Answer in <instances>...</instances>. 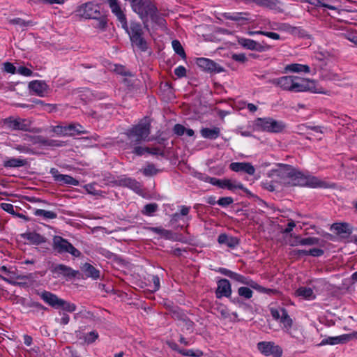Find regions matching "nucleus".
<instances>
[{
	"instance_id": "nucleus-30",
	"label": "nucleus",
	"mask_w": 357,
	"mask_h": 357,
	"mask_svg": "<svg viewBox=\"0 0 357 357\" xmlns=\"http://www.w3.org/2000/svg\"><path fill=\"white\" fill-rule=\"evenodd\" d=\"M27 164V161L25 159L10 158L4 160L3 165L6 168H17L24 167Z\"/></svg>"
},
{
	"instance_id": "nucleus-45",
	"label": "nucleus",
	"mask_w": 357,
	"mask_h": 357,
	"mask_svg": "<svg viewBox=\"0 0 357 357\" xmlns=\"http://www.w3.org/2000/svg\"><path fill=\"white\" fill-rule=\"evenodd\" d=\"M10 23L13 24L19 25L20 26H33L34 23L32 21H25L21 18H14L10 20Z\"/></svg>"
},
{
	"instance_id": "nucleus-23",
	"label": "nucleus",
	"mask_w": 357,
	"mask_h": 357,
	"mask_svg": "<svg viewBox=\"0 0 357 357\" xmlns=\"http://www.w3.org/2000/svg\"><path fill=\"white\" fill-rule=\"evenodd\" d=\"M21 237L27 240L30 244L38 245L47 241V238L35 231L25 232L21 234Z\"/></svg>"
},
{
	"instance_id": "nucleus-19",
	"label": "nucleus",
	"mask_w": 357,
	"mask_h": 357,
	"mask_svg": "<svg viewBox=\"0 0 357 357\" xmlns=\"http://www.w3.org/2000/svg\"><path fill=\"white\" fill-rule=\"evenodd\" d=\"M229 168L235 172H244L250 176L254 175L255 173V167L250 162H231L229 165Z\"/></svg>"
},
{
	"instance_id": "nucleus-14",
	"label": "nucleus",
	"mask_w": 357,
	"mask_h": 357,
	"mask_svg": "<svg viewBox=\"0 0 357 357\" xmlns=\"http://www.w3.org/2000/svg\"><path fill=\"white\" fill-rule=\"evenodd\" d=\"M271 28L272 29L286 31L294 36H300L301 37L307 36L305 31L304 29L293 26L288 23L278 24L273 22L271 26Z\"/></svg>"
},
{
	"instance_id": "nucleus-22",
	"label": "nucleus",
	"mask_w": 357,
	"mask_h": 357,
	"mask_svg": "<svg viewBox=\"0 0 357 357\" xmlns=\"http://www.w3.org/2000/svg\"><path fill=\"white\" fill-rule=\"evenodd\" d=\"M40 297L45 303L48 304L52 307L59 309L61 298H59L56 294L50 291H43L39 294Z\"/></svg>"
},
{
	"instance_id": "nucleus-50",
	"label": "nucleus",
	"mask_w": 357,
	"mask_h": 357,
	"mask_svg": "<svg viewBox=\"0 0 357 357\" xmlns=\"http://www.w3.org/2000/svg\"><path fill=\"white\" fill-rule=\"evenodd\" d=\"M233 202H234V199L232 197H224L220 198L217 201V204L221 206L226 207V206L230 205L231 204H232Z\"/></svg>"
},
{
	"instance_id": "nucleus-32",
	"label": "nucleus",
	"mask_w": 357,
	"mask_h": 357,
	"mask_svg": "<svg viewBox=\"0 0 357 357\" xmlns=\"http://www.w3.org/2000/svg\"><path fill=\"white\" fill-rule=\"evenodd\" d=\"M285 72H293V73H301L304 72L309 73L310 68L307 65H303L300 63H291L287 65L284 68Z\"/></svg>"
},
{
	"instance_id": "nucleus-40",
	"label": "nucleus",
	"mask_w": 357,
	"mask_h": 357,
	"mask_svg": "<svg viewBox=\"0 0 357 357\" xmlns=\"http://www.w3.org/2000/svg\"><path fill=\"white\" fill-rule=\"evenodd\" d=\"M172 44L174 52L182 58H185L186 55L181 43L177 40H174Z\"/></svg>"
},
{
	"instance_id": "nucleus-43",
	"label": "nucleus",
	"mask_w": 357,
	"mask_h": 357,
	"mask_svg": "<svg viewBox=\"0 0 357 357\" xmlns=\"http://www.w3.org/2000/svg\"><path fill=\"white\" fill-rule=\"evenodd\" d=\"M180 354L185 356H192V357H201L204 355L203 351L199 349H197L195 351H194L192 349H189V350L182 349L180 351Z\"/></svg>"
},
{
	"instance_id": "nucleus-33",
	"label": "nucleus",
	"mask_w": 357,
	"mask_h": 357,
	"mask_svg": "<svg viewBox=\"0 0 357 357\" xmlns=\"http://www.w3.org/2000/svg\"><path fill=\"white\" fill-rule=\"evenodd\" d=\"M296 294L298 296L307 300H312L315 298L313 290L310 287H301L298 288Z\"/></svg>"
},
{
	"instance_id": "nucleus-35",
	"label": "nucleus",
	"mask_w": 357,
	"mask_h": 357,
	"mask_svg": "<svg viewBox=\"0 0 357 357\" xmlns=\"http://www.w3.org/2000/svg\"><path fill=\"white\" fill-rule=\"evenodd\" d=\"M190 207L186 206H181L179 213H175L172 215L171 222H176L181 219L182 216H187L190 212Z\"/></svg>"
},
{
	"instance_id": "nucleus-53",
	"label": "nucleus",
	"mask_w": 357,
	"mask_h": 357,
	"mask_svg": "<svg viewBox=\"0 0 357 357\" xmlns=\"http://www.w3.org/2000/svg\"><path fill=\"white\" fill-rule=\"evenodd\" d=\"M151 229L154 233L165 237H168L171 234L170 231L165 229L162 227H152Z\"/></svg>"
},
{
	"instance_id": "nucleus-17",
	"label": "nucleus",
	"mask_w": 357,
	"mask_h": 357,
	"mask_svg": "<svg viewBox=\"0 0 357 357\" xmlns=\"http://www.w3.org/2000/svg\"><path fill=\"white\" fill-rule=\"evenodd\" d=\"M28 140L33 144H41L45 146L60 147L65 146V142L54 139H48L43 136H27Z\"/></svg>"
},
{
	"instance_id": "nucleus-1",
	"label": "nucleus",
	"mask_w": 357,
	"mask_h": 357,
	"mask_svg": "<svg viewBox=\"0 0 357 357\" xmlns=\"http://www.w3.org/2000/svg\"><path fill=\"white\" fill-rule=\"evenodd\" d=\"M268 83L280 87L283 91L294 93L310 91L314 93H327L322 88H318L314 80L304 79L298 76L287 75L273 78L269 79Z\"/></svg>"
},
{
	"instance_id": "nucleus-7",
	"label": "nucleus",
	"mask_w": 357,
	"mask_h": 357,
	"mask_svg": "<svg viewBox=\"0 0 357 357\" xmlns=\"http://www.w3.org/2000/svg\"><path fill=\"white\" fill-rule=\"evenodd\" d=\"M256 126L261 130L275 133L282 132L285 128V124L282 121H278L272 118H259Z\"/></svg>"
},
{
	"instance_id": "nucleus-9",
	"label": "nucleus",
	"mask_w": 357,
	"mask_h": 357,
	"mask_svg": "<svg viewBox=\"0 0 357 357\" xmlns=\"http://www.w3.org/2000/svg\"><path fill=\"white\" fill-rule=\"evenodd\" d=\"M208 182L215 186L220 188H227L230 190L236 189L243 190L245 192L250 194V191L245 188L241 183L234 181L229 179H219L214 177H209Z\"/></svg>"
},
{
	"instance_id": "nucleus-55",
	"label": "nucleus",
	"mask_w": 357,
	"mask_h": 357,
	"mask_svg": "<svg viewBox=\"0 0 357 357\" xmlns=\"http://www.w3.org/2000/svg\"><path fill=\"white\" fill-rule=\"evenodd\" d=\"M134 149L132 153L137 155L141 156L149 150V147H142L137 145L133 146Z\"/></svg>"
},
{
	"instance_id": "nucleus-59",
	"label": "nucleus",
	"mask_w": 357,
	"mask_h": 357,
	"mask_svg": "<svg viewBox=\"0 0 357 357\" xmlns=\"http://www.w3.org/2000/svg\"><path fill=\"white\" fill-rule=\"evenodd\" d=\"M86 191L92 195H99V190L95 189L93 184H87L84 186Z\"/></svg>"
},
{
	"instance_id": "nucleus-63",
	"label": "nucleus",
	"mask_w": 357,
	"mask_h": 357,
	"mask_svg": "<svg viewBox=\"0 0 357 357\" xmlns=\"http://www.w3.org/2000/svg\"><path fill=\"white\" fill-rule=\"evenodd\" d=\"M151 281L153 282V291H156L160 289V278L158 275H153Z\"/></svg>"
},
{
	"instance_id": "nucleus-38",
	"label": "nucleus",
	"mask_w": 357,
	"mask_h": 357,
	"mask_svg": "<svg viewBox=\"0 0 357 357\" xmlns=\"http://www.w3.org/2000/svg\"><path fill=\"white\" fill-rule=\"evenodd\" d=\"M158 209V205L156 203L147 204L144 206L142 211L143 215L151 216Z\"/></svg>"
},
{
	"instance_id": "nucleus-51",
	"label": "nucleus",
	"mask_w": 357,
	"mask_h": 357,
	"mask_svg": "<svg viewBox=\"0 0 357 357\" xmlns=\"http://www.w3.org/2000/svg\"><path fill=\"white\" fill-rule=\"evenodd\" d=\"M52 131L59 136H67L66 126H54Z\"/></svg>"
},
{
	"instance_id": "nucleus-6",
	"label": "nucleus",
	"mask_w": 357,
	"mask_h": 357,
	"mask_svg": "<svg viewBox=\"0 0 357 357\" xmlns=\"http://www.w3.org/2000/svg\"><path fill=\"white\" fill-rule=\"evenodd\" d=\"M52 249L59 255L70 254L75 257H79L81 252L75 248L68 240L60 236H54L52 239Z\"/></svg>"
},
{
	"instance_id": "nucleus-25",
	"label": "nucleus",
	"mask_w": 357,
	"mask_h": 357,
	"mask_svg": "<svg viewBox=\"0 0 357 357\" xmlns=\"http://www.w3.org/2000/svg\"><path fill=\"white\" fill-rule=\"evenodd\" d=\"M29 88L37 96L43 97L47 92L48 86L43 81L33 80L29 82Z\"/></svg>"
},
{
	"instance_id": "nucleus-58",
	"label": "nucleus",
	"mask_w": 357,
	"mask_h": 357,
	"mask_svg": "<svg viewBox=\"0 0 357 357\" xmlns=\"http://www.w3.org/2000/svg\"><path fill=\"white\" fill-rule=\"evenodd\" d=\"M260 35L265 36L268 38H270L273 40H280V36L275 32H270V31H261L258 32Z\"/></svg>"
},
{
	"instance_id": "nucleus-10",
	"label": "nucleus",
	"mask_w": 357,
	"mask_h": 357,
	"mask_svg": "<svg viewBox=\"0 0 357 357\" xmlns=\"http://www.w3.org/2000/svg\"><path fill=\"white\" fill-rule=\"evenodd\" d=\"M238 43L247 50H255L259 52H266L272 48L271 45L264 42L259 43L252 39L245 38H238Z\"/></svg>"
},
{
	"instance_id": "nucleus-48",
	"label": "nucleus",
	"mask_w": 357,
	"mask_h": 357,
	"mask_svg": "<svg viewBox=\"0 0 357 357\" xmlns=\"http://www.w3.org/2000/svg\"><path fill=\"white\" fill-rule=\"evenodd\" d=\"M158 170L153 165H148L144 169H142V173L144 176H151L156 174Z\"/></svg>"
},
{
	"instance_id": "nucleus-42",
	"label": "nucleus",
	"mask_w": 357,
	"mask_h": 357,
	"mask_svg": "<svg viewBox=\"0 0 357 357\" xmlns=\"http://www.w3.org/2000/svg\"><path fill=\"white\" fill-rule=\"evenodd\" d=\"M305 1H306V2L310 3L311 5H313L316 7H324V8H327L330 10H335L336 9L335 6L326 3L324 0H305Z\"/></svg>"
},
{
	"instance_id": "nucleus-52",
	"label": "nucleus",
	"mask_w": 357,
	"mask_h": 357,
	"mask_svg": "<svg viewBox=\"0 0 357 357\" xmlns=\"http://www.w3.org/2000/svg\"><path fill=\"white\" fill-rule=\"evenodd\" d=\"M3 70L4 72L10 73V74L15 73L16 68L12 63L5 62V63H3Z\"/></svg>"
},
{
	"instance_id": "nucleus-13",
	"label": "nucleus",
	"mask_w": 357,
	"mask_h": 357,
	"mask_svg": "<svg viewBox=\"0 0 357 357\" xmlns=\"http://www.w3.org/2000/svg\"><path fill=\"white\" fill-rule=\"evenodd\" d=\"M116 185L128 188L135 192H140L142 191V185L135 178L121 176L114 181Z\"/></svg>"
},
{
	"instance_id": "nucleus-28",
	"label": "nucleus",
	"mask_w": 357,
	"mask_h": 357,
	"mask_svg": "<svg viewBox=\"0 0 357 357\" xmlns=\"http://www.w3.org/2000/svg\"><path fill=\"white\" fill-rule=\"evenodd\" d=\"M82 271L86 277L97 280L100 277V272L89 263H85L82 266Z\"/></svg>"
},
{
	"instance_id": "nucleus-3",
	"label": "nucleus",
	"mask_w": 357,
	"mask_h": 357,
	"mask_svg": "<svg viewBox=\"0 0 357 357\" xmlns=\"http://www.w3.org/2000/svg\"><path fill=\"white\" fill-rule=\"evenodd\" d=\"M78 16L84 19H92L97 21L96 28L105 31L107 26V15L98 3L90 1L79 6L76 9Z\"/></svg>"
},
{
	"instance_id": "nucleus-36",
	"label": "nucleus",
	"mask_w": 357,
	"mask_h": 357,
	"mask_svg": "<svg viewBox=\"0 0 357 357\" xmlns=\"http://www.w3.org/2000/svg\"><path fill=\"white\" fill-rule=\"evenodd\" d=\"M252 288L257 290V291H259L260 293L266 294L270 296L276 295V294H279V291L277 289L264 287L259 285L255 281L254 282Z\"/></svg>"
},
{
	"instance_id": "nucleus-29",
	"label": "nucleus",
	"mask_w": 357,
	"mask_h": 357,
	"mask_svg": "<svg viewBox=\"0 0 357 357\" xmlns=\"http://www.w3.org/2000/svg\"><path fill=\"white\" fill-rule=\"evenodd\" d=\"M110 10L120 24L126 26V20H127L125 14L126 8L122 6L121 3L113 7V8H111Z\"/></svg>"
},
{
	"instance_id": "nucleus-31",
	"label": "nucleus",
	"mask_w": 357,
	"mask_h": 357,
	"mask_svg": "<svg viewBox=\"0 0 357 357\" xmlns=\"http://www.w3.org/2000/svg\"><path fill=\"white\" fill-rule=\"evenodd\" d=\"M200 133L204 138L215 139L220 136V130L218 127H214L213 128H205L200 130Z\"/></svg>"
},
{
	"instance_id": "nucleus-15",
	"label": "nucleus",
	"mask_w": 357,
	"mask_h": 357,
	"mask_svg": "<svg viewBox=\"0 0 357 357\" xmlns=\"http://www.w3.org/2000/svg\"><path fill=\"white\" fill-rule=\"evenodd\" d=\"M51 272L57 277L63 276L68 278L77 277L79 272L64 264H56L50 268Z\"/></svg>"
},
{
	"instance_id": "nucleus-12",
	"label": "nucleus",
	"mask_w": 357,
	"mask_h": 357,
	"mask_svg": "<svg viewBox=\"0 0 357 357\" xmlns=\"http://www.w3.org/2000/svg\"><path fill=\"white\" fill-rule=\"evenodd\" d=\"M196 63L203 70L210 73H219L224 71V68L219 64L207 58L197 59Z\"/></svg>"
},
{
	"instance_id": "nucleus-4",
	"label": "nucleus",
	"mask_w": 357,
	"mask_h": 357,
	"mask_svg": "<svg viewBox=\"0 0 357 357\" xmlns=\"http://www.w3.org/2000/svg\"><path fill=\"white\" fill-rule=\"evenodd\" d=\"M151 133V123L147 120H143L138 124L132 126L126 132V135L131 146L139 144L143 141H148Z\"/></svg>"
},
{
	"instance_id": "nucleus-21",
	"label": "nucleus",
	"mask_w": 357,
	"mask_h": 357,
	"mask_svg": "<svg viewBox=\"0 0 357 357\" xmlns=\"http://www.w3.org/2000/svg\"><path fill=\"white\" fill-rule=\"evenodd\" d=\"M222 15L226 20L235 21L242 24L250 21V13L247 12L224 13Z\"/></svg>"
},
{
	"instance_id": "nucleus-56",
	"label": "nucleus",
	"mask_w": 357,
	"mask_h": 357,
	"mask_svg": "<svg viewBox=\"0 0 357 357\" xmlns=\"http://www.w3.org/2000/svg\"><path fill=\"white\" fill-rule=\"evenodd\" d=\"M13 149L18 151L20 153H32L33 151L31 149H30L28 146L26 145H22V144H17L13 146Z\"/></svg>"
},
{
	"instance_id": "nucleus-20",
	"label": "nucleus",
	"mask_w": 357,
	"mask_h": 357,
	"mask_svg": "<svg viewBox=\"0 0 357 357\" xmlns=\"http://www.w3.org/2000/svg\"><path fill=\"white\" fill-rule=\"evenodd\" d=\"M281 312L282 317L280 321L283 325L282 330L291 337H296L292 331L293 320L288 314L287 310L285 308H281Z\"/></svg>"
},
{
	"instance_id": "nucleus-5",
	"label": "nucleus",
	"mask_w": 357,
	"mask_h": 357,
	"mask_svg": "<svg viewBox=\"0 0 357 357\" xmlns=\"http://www.w3.org/2000/svg\"><path fill=\"white\" fill-rule=\"evenodd\" d=\"M121 27L129 35L130 40L132 45L136 46L142 52H145L148 49V45L146 40L143 37L144 31L142 25L135 21H131L128 24L127 20H126V26L121 24Z\"/></svg>"
},
{
	"instance_id": "nucleus-26",
	"label": "nucleus",
	"mask_w": 357,
	"mask_h": 357,
	"mask_svg": "<svg viewBox=\"0 0 357 357\" xmlns=\"http://www.w3.org/2000/svg\"><path fill=\"white\" fill-rule=\"evenodd\" d=\"M349 337H350L349 335H344V334L335 337H328L323 339L318 346L321 347L326 344L335 345L338 344H344L349 342Z\"/></svg>"
},
{
	"instance_id": "nucleus-64",
	"label": "nucleus",
	"mask_w": 357,
	"mask_h": 357,
	"mask_svg": "<svg viewBox=\"0 0 357 357\" xmlns=\"http://www.w3.org/2000/svg\"><path fill=\"white\" fill-rule=\"evenodd\" d=\"M309 255L313 257H320L324 255V252L320 248H312L308 250Z\"/></svg>"
},
{
	"instance_id": "nucleus-46",
	"label": "nucleus",
	"mask_w": 357,
	"mask_h": 357,
	"mask_svg": "<svg viewBox=\"0 0 357 357\" xmlns=\"http://www.w3.org/2000/svg\"><path fill=\"white\" fill-rule=\"evenodd\" d=\"M98 337L99 335L98 332H96V331H93L86 333L84 335V339L85 342H86L87 344H91L94 342L98 338Z\"/></svg>"
},
{
	"instance_id": "nucleus-49",
	"label": "nucleus",
	"mask_w": 357,
	"mask_h": 357,
	"mask_svg": "<svg viewBox=\"0 0 357 357\" xmlns=\"http://www.w3.org/2000/svg\"><path fill=\"white\" fill-rule=\"evenodd\" d=\"M27 306L29 307H33L36 309V312H41L42 313L48 310L47 307L38 302L31 301L27 304Z\"/></svg>"
},
{
	"instance_id": "nucleus-37",
	"label": "nucleus",
	"mask_w": 357,
	"mask_h": 357,
	"mask_svg": "<svg viewBox=\"0 0 357 357\" xmlns=\"http://www.w3.org/2000/svg\"><path fill=\"white\" fill-rule=\"evenodd\" d=\"M34 215L36 216H41L46 220L54 219L57 217V214L55 212L43 209H36L34 212Z\"/></svg>"
},
{
	"instance_id": "nucleus-39",
	"label": "nucleus",
	"mask_w": 357,
	"mask_h": 357,
	"mask_svg": "<svg viewBox=\"0 0 357 357\" xmlns=\"http://www.w3.org/2000/svg\"><path fill=\"white\" fill-rule=\"evenodd\" d=\"M252 3H255L260 6L273 8L276 6L278 0H252Z\"/></svg>"
},
{
	"instance_id": "nucleus-24",
	"label": "nucleus",
	"mask_w": 357,
	"mask_h": 357,
	"mask_svg": "<svg viewBox=\"0 0 357 357\" xmlns=\"http://www.w3.org/2000/svg\"><path fill=\"white\" fill-rule=\"evenodd\" d=\"M331 229L341 237H347L352 233V227L347 222L334 223L331 226Z\"/></svg>"
},
{
	"instance_id": "nucleus-34",
	"label": "nucleus",
	"mask_w": 357,
	"mask_h": 357,
	"mask_svg": "<svg viewBox=\"0 0 357 357\" xmlns=\"http://www.w3.org/2000/svg\"><path fill=\"white\" fill-rule=\"evenodd\" d=\"M231 279L236 281V282H238L240 283H242V284H246L249 287H250L252 288V285H253V283H254V280L250 279L248 277H245L244 275H242L241 274H238L237 273H235V272H233L232 274H231V276L230 278Z\"/></svg>"
},
{
	"instance_id": "nucleus-44",
	"label": "nucleus",
	"mask_w": 357,
	"mask_h": 357,
	"mask_svg": "<svg viewBox=\"0 0 357 357\" xmlns=\"http://www.w3.org/2000/svg\"><path fill=\"white\" fill-rule=\"evenodd\" d=\"M238 294L241 297H243L246 299H250V298H252L253 292L248 287H241L238 289Z\"/></svg>"
},
{
	"instance_id": "nucleus-16",
	"label": "nucleus",
	"mask_w": 357,
	"mask_h": 357,
	"mask_svg": "<svg viewBox=\"0 0 357 357\" xmlns=\"http://www.w3.org/2000/svg\"><path fill=\"white\" fill-rule=\"evenodd\" d=\"M50 174L54 178V181L61 185H69L77 186L79 185V181L70 175L61 174L56 168L50 169Z\"/></svg>"
},
{
	"instance_id": "nucleus-18",
	"label": "nucleus",
	"mask_w": 357,
	"mask_h": 357,
	"mask_svg": "<svg viewBox=\"0 0 357 357\" xmlns=\"http://www.w3.org/2000/svg\"><path fill=\"white\" fill-rule=\"evenodd\" d=\"M231 294V287L229 281L227 279H220L217 282L215 296L218 298L222 297L229 298Z\"/></svg>"
},
{
	"instance_id": "nucleus-60",
	"label": "nucleus",
	"mask_w": 357,
	"mask_h": 357,
	"mask_svg": "<svg viewBox=\"0 0 357 357\" xmlns=\"http://www.w3.org/2000/svg\"><path fill=\"white\" fill-rule=\"evenodd\" d=\"M174 132L178 136L183 135L185 132V128L181 124H176L173 128Z\"/></svg>"
},
{
	"instance_id": "nucleus-11",
	"label": "nucleus",
	"mask_w": 357,
	"mask_h": 357,
	"mask_svg": "<svg viewBox=\"0 0 357 357\" xmlns=\"http://www.w3.org/2000/svg\"><path fill=\"white\" fill-rule=\"evenodd\" d=\"M3 123L13 130H30L31 123L29 120L21 118L8 117L4 119Z\"/></svg>"
},
{
	"instance_id": "nucleus-27",
	"label": "nucleus",
	"mask_w": 357,
	"mask_h": 357,
	"mask_svg": "<svg viewBox=\"0 0 357 357\" xmlns=\"http://www.w3.org/2000/svg\"><path fill=\"white\" fill-rule=\"evenodd\" d=\"M218 242L221 245H225L228 248H234L238 245L240 241L237 237L229 236L225 233L220 234L218 237Z\"/></svg>"
},
{
	"instance_id": "nucleus-8",
	"label": "nucleus",
	"mask_w": 357,
	"mask_h": 357,
	"mask_svg": "<svg viewBox=\"0 0 357 357\" xmlns=\"http://www.w3.org/2000/svg\"><path fill=\"white\" fill-rule=\"evenodd\" d=\"M257 349L266 356L281 357L283 354L282 347L271 341H262L257 344Z\"/></svg>"
},
{
	"instance_id": "nucleus-61",
	"label": "nucleus",
	"mask_w": 357,
	"mask_h": 357,
	"mask_svg": "<svg viewBox=\"0 0 357 357\" xmlns=\"http://www.w3.org/2000/svg\"><path fill=\"white\" fill-rule=\"evenodd\" d=\"M17 73L22 75L26 76V77L31 76L33 74V72L31 70H30L29 68L24 67V66H20L17 69Z\"/></svg>"
},
{
	"instance_id": "nucleus-62",
	"label": "nucleus",
	"mask_w": 357,
	"mask_h": 357,
	"mask_svg": "<svg viewBox=\"0 0 357 357\" xmlns=\"http://www.w3.org/2000/svg\"><path fill=\"white\" fill-rule=\"evenodd\" d=\"M174 74L178 77H183L185 76L186 69H185V68L184 66H178L177 68H175Z\"/></svg>"
},
{
	"instance_id": "nucleus-57",
	"label": "nucleus",
	"mask_w": 357,
	"mask_h": 357,
	"mask_svg": "<svg viewBox=\"0 0 357 357\" xmlns=\"http://www.w3.org/2000/svg\"><path fill=\"white\" fill-rule=\"evenodd\" d=\"M231 59L237 62L240 63H245L248 61V59L245 54L241 53V54H233L231 55Z\"/></svg>"
},
{
	"instance_id": "nucleus-2",
	"label": "nucleus",
	"mask_w": 357,
	"mask_h": 357,
	"mask_svg": "<svg viewBox=\"0 0 357 357\" xmlns=\"http://www.w3.org/2000/svg\"><path fill=\"white\" fill-rule=\"evenodd\" d=\"M278 172L279 176L287 179L284 182L285 184L310 188L324 187V182L320 181L318 178L310 175H305L291 165H282Z\"/></svg>"
},
{
	"instance_id": "nucleus-54",
	"label": "nucleus",
	"mask_w": 357,
	"mask_h": 357,
	"mask_svg": "<svg viewBox=\"0 0 357 357\" xmlns=\"http://www.w3.org/2000/svg\"><path fill=\"white\" fill-rule=\"evenodd\" d=\"M1 208L8 213L14 216L16 211L14 209V206L10 203H1Z\"/></svg>"
},
{
	"instance_id": "nucleus-47",
	"label": "nucleus",
	"mask_w": 357,
	"mask_h": 357,
	"mask_svg": "<svg viewBox=\"0 0 357 357\" xmlns=\"http://www.w3.org/2000/svg\"><path fill=\"white\" fill-rule=\"evenodd\" d=\"M319 242V239L316 237H307L301 240V245H317Z\"/></svg>"
},
{
	"instance_id": "nucleus-41",
	"label": "nucleus",
	"mask_w": 357,
	"mask_h": 357,
	"mask_svg": "<svg viewBox=\"0 0 357 357\" xmlns=\"http://www.w3.org/2000/svg\"><path fill=\"white\" fill-rule=\"evenodd\" d=\"M59 308H61L62 310L68 312H73L76 310L77 307L74 303H71L66 301L63 299H61V301L59 305Z\"/></svg>"
}]
</instances>
